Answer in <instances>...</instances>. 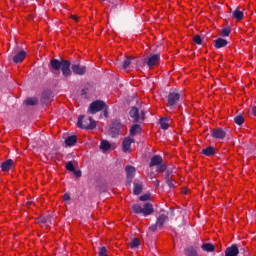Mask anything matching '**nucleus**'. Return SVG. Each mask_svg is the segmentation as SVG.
Returning <instances> with one entry per match:
<instances>
[{
    "label": "nucleus",
    "instance_id": "aec40b11",
    "mask_svg": "<svg viewBox=\"0 0 256 256\" xmlns=\"http://www.w3.org/2000/svg\"><path fill=\"white\" fill-rule=\"evenodd\" d=\"M75 143H77V136L76 135L68 136L65 139L66 147H73V145H75Z\"/></svg>",
    "mask_w": 256,
    "mask_h": 256
},
{
    "label": "nucleus",
    "instance_id": "f704fd0d",
    "mask_svg": "<svg viewBox=\"0 0 256 256\" xmlns=\"http://www.w3.org/2000/svg\"><path fill=\"white\" fill-rule=\"evenodd\" d=\"M151 200V194H144L139 197V201H150Z\"/></svg>",
    "mask_w": 256,
    "mask_h": 256
},
{
    "label": "nucleus",
    "instance_id": "58836bf2",
    "mask_svg": "<svg viewBox=\"0 0 256 256\" xmlns=\"http://www.w3.org/2000/svg\"><path fill=\"white\" fill-rule=\"evenodd\" d=\"M158 227H159V226L157 225V223L152 224V225L149 227V231H152V233H155V231H157Z\"/></svg>",
    "mask_w": 256,
    "mask_h": 256
},
{
    "label": "nucleus",
    "instance_id": "f257e3e1",
    "mask_svg": "<svg viewBox=\"0 0 256 256\" xmlns=\"http://www.w3.org/2000/svg\"><path fill=\"white\" fill-rule=\"evenodd\" d=\"M49 67L51 71H61L63 77H71L72 71H71V61L69 60H58L53 58L50 60Z\"/></svg>",
    "mask_w": 256,
    "mask_h": 256
},
{
    "label": "nucleus",
    "instance_id": "dca6fc26",
    "mask_svg": "<svg viewBox=\"0 0 256 256\" xmlns=\"http://www.w3.org/2000/svg\"><path fill=\"white\" fill-rule=\"evenodd\" d=\"M227 45H229V42L226 39L217 38L214 40L215 49H223V47H227Z\"/></svg>",
    "mask_w": 256,
    "mask_h": 256
},
{
    "label": "nucleus",
    "instance_id": "7c9ffc66",
    "mask_svg": "<svg viewBox=\"0 0 256 256\" xmlns=\"http://www.w3.org/2000/svg\"><path fill=\"white\" fill-rule=\"evenodd\" d=\"M163 171H167V164L162 162L157 166L156 173H163Z\"/></svg>",
    "mask_w": 256,
    "mask_h": 256
},
{
    "label": "nucleus",
    "instance_id": "c756f323",
    "mask_svg": "<svg viewBox=\"0 0 256 256\" xmlns=\"http://www.w3.org/2000/svg\"><path fill=\"white\" fill-rule=\"evenodd\" d=\"M221 37H229V35H231V28L226 27L223 28L220 32Z\"/></svg>",
    "mask_w": 256,
    "mask_h": 256
},
{
    "label": "nucleus",
    "instance_id": "de8ad7c7",
    "mask_svg": "<svg viewBox=\"0 0 256 256\" xmlns=\"http://www.w3.org/2000/svg\"><path fill=\"white\" fill-rule=\"evenodd\" d=\"M84 95H87V89L82 90Z\"/></svg>",
    "mask_w": 256,
    "mask_h": 256
},
{
    "label": "nucleus",
    "instance_id": "412c9836",
    "mask_svg": "<svg viewBox=\"0 0 256 256\" xmlns=\"http://www.w3.org/2000/svg\"><path fill=\"white\" fill-rule=\"evenodd\" d=\"M137 133H141V125L139 124H133L130 128V136L135 137Z\"/></svg>",
    "mask_w": 256,
    "mask_h": 256
},
{
    "label": "nucleus",
    "instance_id": "f3484780",
    "mask_svg": "<svg viewBox=\"0 0 256 256\" xmlns=\"http://www.w3.org/2000/svg\"><path fill=\"white\" fill-rule=\"evenodd\" d=\"M13 159H8L4 162L1 163L0 165V169L1 171L7 172V171H11L12 167H13Z\"/></svg>",
    "mask_w": 256,
    "mask_h": 256
},
{
    "label": "nucleus",
    "instance_id": "39448f33",
    "mask_svg": "<svg viewBox=\"0 0 256 256\" xmlns=\"http://www.w3.org/2000/svg\"><path fill=\"white\" fill-rule=\"evenodd\" d=\"M107 108V104L103 100H96L92 102L88 108V113L91 115H95V113H99V111H103V109Z\"/></svg>",
    "mask_w": 256,
    "mask_h": 256
},
{
    "label": "nucleus",
    "instance_id": "f03ea898",
    "mask_svg": "<svg viewBox=\"0 0 256 256\" xmlns=\"http://www.w3.org/2000/svg\"><path fill=\"white\" fill-rule=\"evenodd\" d=\"M132 211L136 215L142 214L144 217H149V215H153L155 209L153 208V204L147 202L143 205V207H141L140 204H133Z\"/></svg>",
    "mask_w": 256,
    "mask_h": 256
},
{
    "label": "nucleus",
    "instance_id": "2f4dec72",
    "mask_svg": "<svg viewBox=\"0 0 256 256\" xmlns=\"http://www.w3.org/2000/svg\"><path fill=\"white\" fill-rule=\"evenodd\" d=\"M25 103L27 105L34 106L37 105V103H39V100H37V98H28L25 100Z\"/></svg>",
    "mask_w": 256,
    "mask_h": 256
},
{
    "label": "nucleus",
    "instance_id": "6ab92c4d",
    "mask_svg": "<svg viewBox=\"0 0 256 256\" xmlns=\"http://www.w3.org/2000/svg\"><path fill=\"white\" fill-rule=\"evenodd\" d=\"M184 255L186 256H199V253L197 252V249L193 246H188L184 249Z\"/></svg>",
    "mask_w": 256,
    "mask_h": 256
},
{
    "label": "nucleus",
    "instance_id": "0eeeda50",
    "mask_svg": "<svg viewBox=\"0 0 256 256\" xmlns=\"http://www.w3.org/2000/svg\"><path fill=\"white\" fill-rule=\"evenodd\" d=\"M179 99H181V94H179L178 92H170L168 94V107H171V109H173V107H175L179 102Z\"/></svg>",
    "mask_w": 256,
    "mask_h": 256
},
{
    "label": "nucleus",
    "instance_id": "72a5a7b5",
    "mask_svg": "<svg viewBox=\"0 0 256 256\" xmlns=\"http://www.w3.org/2000/svg\"><path fill=\"white\" fill-rule=\"evenodd\" d=\"M98 255L99 256H107V248L105 246L100 247Z\"/></svg>",
    "mask_w": 256,
    "mask_h": 256
},
{
    "label": "nucleus",
    "instance_id": "f8f14e48",
    "mask_svg": "<svg viewBox=\"0 0 256 256\" xmlns=\"http://www.w3.org/2000/svg\"><path fill=\"white\" fill-rule=\"evenodd\" d=\"M71 69L75 75H85V73H87V67L79 64H73Z\"/></svg>",
    "mask_w": 256,
    "mask_h": 256
},
{
    "label": "nucleus",
    "instance_id": "a878e982",
    "mask_svg": "<svg viewBox=\"0 0 256 256\" xmlns=\"http://www.w3.org/2000/svg\"><path fill=\"white\" fill-rule=\"evenodd\" d=\"M100 149H102V151H109V149H111V144L107 140H102L100 143Z\"/></svg>",
    "mask_w": 256,
    "mask_h": 256
},
{
    "label": "nucleus",
    "instance_id": "c85d7f7f",
    "mask_svg": "<svg viewBox=\"0 0 256 256\" xmlns=\"http://www.w3.org/2000/svg\"><path fill=\"white\" fill-rule=\"evenodd\" d=\"M234 123H236V125H243V123H245V118L243 115L239 114L234 118Z\"/></svg>",
    "mask_w": 256,
    "mask_h": 256
},
{
    "label": "nucleus",
    "instance_id": "20e7f679",
    "mask_svg": "<svg viewBox=\"0 0 256 256\" xmlns=\"http://www.w3.org/2000/svg\"><path fill=\"white\" fill-rule=\"evenodd\" d=\"M129 117L132 123H143L145 121V110H141L139 113V108L133 106L129 111Z\"/></svg>",
    "mask_w": 256,
    "mask_h": 256
},
{
    "label": "nucleus",
    "instance_id": "9d476101",
    "mask_svg": "<svg viewBox=\"0 0 256 256\" xmlns=\"http://www.w3.org/2000/svg\"><path fill=\"white\" fill-rule=\"evenodd\" d=\"M132 143H135V139L129 138V137L124 138V140L122 142V151H123V153H127V152L131 151V144Z\"/></svg>",
    "mask_w": 256,
    "mask_h": 256
},
{
    "label": "nucleus",
    "instance_id": "5701e85b",
    "mask_svg": "<svg viewBox=\"0 0 256 256\" xmlns=\"http://www.w3.org/2000/svg\"><path fill=\"white\" fill-rule=\"evenodd\" d=\"M232 17L234 19H236L237 21H241V19H243L244 17V14H243V11L239 10V9H235L233 12H232Z\"/></svg>",
    "mask_w": 256,
    "mask_h": 256
},
{
    "label": "nucleus",
    "instance_id": "8fccbe9b",
    "mask_svg": "<svg viewBox=\"0 0 256 256\" xmlns=\"http://www.w3.org/2000/svg\"><path fill=\"white\" fill-rule=\"evenodd\" d=\"M102 1H107V0H102Z\"/></svg>",
    "mask_w": 256,
    "mask_h": 256
},
{
    "label": "nucleus",
    "instance_id": "4be33fe9",
    "mask_svg": "<svg viewBox=\"0 0 256 256\" xmlns=\"http://www.w3.org/2000/svg\"><path fill=\"white\" fill-rule=\"evenodd\" d=\"M201 249H203V251H206V253H213V251H215V245H213L212 243H203Z\"/></svg>",
    "mask_w": 256,
    "mask_h": 256
},
{
    "label": "nucleus",
    "instance_id": "a18cd8bd",
    "mask_svg": "<svg viewBox=\"0 0 256 256\" xmlns=\"http://www.w3.org/2000/svg\"><path fill=\"white\" fill-rule=\"evenodd\" d=\"M154 185H155V187H159V185H160L159 180H155V181H154Z\"/></svg>",
    "mask_w": 256,
    "mask_h": 256
},
{
    "label": "nucleus",
    "instance_id": "09e8293b",
    "mask_svg": "<svg viewBox=\"0 0 256 256\" xmlns=\"http://www.w3.org/2000/svg\"><path fill=\"white\" fill-rule=\"evenodd\" d=\"M72 19L76 20L77 21V18L75 16H72Z\"/></svg>",
    "mask_w": 256,
    "mask_h": 256
},
{
    "label": "nucleus",
    "instance_id": "49530a36",
    "mask_svg": "<svg viewBox=\"0 0 256 256\" xmlns=\"http://www.w3.org/2000/svg\"><path fill=\"white\" fill-rule=\"evenodd\" d=\"M252 113H253V115H255V117H256V108H253V109H252Z\"/></svg>",
    "mask_w": 256,
    "mask_h": 256
},
{
    "label": "nucleus",
    "instance_id": "473e14b6",
    "mask_svg": "<svg viewBox=\"0 0 256 256\" xmlns=\"http://www.w3.org/2000/svg\"><path fill=\"white\" fill-rule=\"evenodd\" d=\"M131 65V57H126L125 60L123 61L122 67L123 69H127Z\"/></svg>",
    "mask_w": 256,
    "mask_h": 256
},
{
    "label": "nucleus",
    "instance_id": "cd10ccee",
    "mask_svg": "<svg viewBox=\"0 0 256 256\" xmlns=\"http://www.w3.org/2000/svg\"><path fill=\"white\" fill-rule=\"evenodd\" d=\"M142 192H143V185L142 184H135L134 185V190H133L134 195H141Z\"/></svg>",
    "mask_w": 256,
    "mask_h": 256
},
{
    "label": "nucleus",
    "instance_id": "4468645a",
    "mask_svg": "<svg viewBox=\"0 0 256 256\" xmlns=\"http://www.w3.org/2000/svg\"><path fill=\"white\" fill-rule=\"evenodd\" d=\"M26 57L27 52H25V50H20L13 56L12 59L15 63H23Z\"/></svg>",
    "mask_w": 256,
    "mask_h": 256
},
{
    "label": "nucleus",
    "instance_id": "79ce46f5",
    "mask_svg": "<svg viewBox=\"0 0 256 256\" xmlns=\"http://www.w3.org/2000/svg\"><path fill=\"white\" fill-rule=\"evenodd\" d=\"M63 199L64 201H69V199H71V196L68 193H66L64 194Z\"/></svg>",
    "mask_w": 256,
    "mask_h": 256
},
{
    "label": "nucleus",
    "instance_id": "b1692460",
    "mask_svg": "<svg viewBox=\"0 0 256 256\" xmlns=\"http://www.w3.org/2000/svg\"><path fill=\"white\" fill-rule=\"evenodd\" d=\"M203 155H206V157H211V155H215V148L213 146H209L208 148H205L202 150Z\"/></svg>",
    "mask_w": 256,
    "mask_h": 256
},
{
    "label": "nucleus",
    "instance_id": "9b49d317",
    "mask_svg": "<svg viewBox=\"0 0 256 256\" xmlns=\"http://www.w3.org/2000/svg\"><path fill=\"white\" fill-rule=\"evenodd\" d=\"M239 255V246L237 244H232L225 250V256H237Z\"/></svg>",
    "mask_w": 256,
    "mask_h": 256
},
{
    "label": "nucleus",
    "instance_id": "2eb2a0df",
    "mask_svg": "<svg viewBox=\"0 0 256 256\" xmlns=\"http://www.w3.org/2000/svg\"><path fill=\"white\" fill-rule=\"evenodd\" d=\"M161 163H163V157H161V155H154L150 160L149 167H157L161 165Z\"/></svg>",
    "mask_w": 256,
    "mask_h": 256
},
{
    "label": "nucleus",
    "instance_id": "1a4fd4ad",
    "mask_svg": "<svg viewBox=\"0 0 256 256\" xmlns=\"http://www.w3.org/2000/svg\"><path fill=\"white\" fill-rule=\"evenodd\" d=\"M125 171H126L128 185H131L133 178L135 177V173H136L137 169H135V167H133L131 165H127L125 167Z\"/></svg>",
    "mask_w": 256,
    "mask_h": 256
},
{
    "label": "nucleus",
    "instance_id": "a19ab883",
    "mask_svg": "<svg viewBox=\"0 0 256 256\" xmlns=\"http://www.w3.org/2000/svg\"><path fill=\"white\" fill-rule=\"evenodd\" d=\"M164 177H165V181L171 179V170H167V172L165 173Z\"/></svg>",
    "mask_w": 256,
    "mask_h": 256
},
{
    "label": "nucleus",
    "instance_id": "c03bdc74",
    "mask_svg": "<svg viewBox=\"0 0 256 256\" xmlns=\"http://www.w3.org/2000/svg\"><path fill=\"white\" fill-rule=\"evenodd\" d=\"M41 223H44V224H45V223H49V220H48L47 218H42V219H41Z\"/></svg>",
    "mask_w": 256,
    "mask_h": 256
},
{
    "label": "nucleus",
    "instance_id": "393cba45",
    "mask_svg": "<svg viewBox=\"0 0 256 256\" xmlns=\"http://www.w3.org/2000/svg\"><path fill=\"white\" fill-rule=\"evenodd\" d=\"M161 129H164L165 131L169 129V120L167 118H161L159 120Z\"/></svg>",
    "mask_w": 256,
    "mask_h": 256
},
{
    "label": "nucleus",
    "instance_id": "ddd939ff",
    "mask_svg": "<svg viewBox=\"0 0 256 256\" xmlns=\"http://www.w3.org/2000/svg\"><path fill=\"white\" fill-rule=\"evenodd\" d=\"M123 127V124H121V120H114L110 127V132L114 133V135L119 134V131H121Z\"/></svg>",
    "mask_w": 256,
    "mask_h": 256
},
{
    "label": "nucleus",
    "instance_id": "6e6552de",
    "mask_svg": "<svg viewBox=\"0 0 256 256\" xmlns=\"http://www.w3.org/2000/svg\"><path fill=\"white\" fill-rule=\"evenodd\" d=\"M211 136L213 137V139H224L225 137H227V132H225V130H223V128H214L211 130Z\"/></svg>",
    "mask_w": 256,
    "mask_h": 256
},
{
    "label": "nucleus",
    "instance_id": "a211bd4d",
    "mask_svg": "<svg viewBox=\"0 0 256 256\" xmlns=\"http://www.w3.org/2000/svg\"><path fill=\"white\" fill-rule=\"evenodd\" d=\"M168 219H169V216H167V214H161L157 218L156 224L159 227V229L163 228V225H165V223L167 222Z\"/></svg>",
    "mask_w": 256,
    "mask_h": 256
},
{
    "label": "nucleus",
    "instance_id": "423d86ee",
    "mask_svg": "<svg viewBox=\"0 0 256 256\" xmlns=\"http://www.w3.org/2000/svg\"><path fill=\"white\" fill-rule=\"evenodd\" d=\"M161 61V54H151L149 57L145 58V63L148 65V67L151 69L152 67H155L157 63Z\"/></svg>",
    "mask_w": 256,
    "mask_h": 256
},
{
    "label": "nucleus",
    "instance_id": "4c0bfd02",
    "mask_svg": "<svg viewBox=\"0 0 256 256\" xmlns=\"http://www.w3.org/2000/svg\"><path fill=\"white\" fill-rule=\"evenodd\" d=\"M166 185H168L169 189H175V184L173 183V179L166 180Z\"/></svg>",
    "mask_w": 256,
    "mask_h": 256
},
{
    "label": "nucleus",
    "instance_id": "7ed1b4c3",
    "mask_svg": "<svg viewBox=\"0 0 256 256\" xmlns=\"http://www.w3.org/2000/svg\"><path fill=\"white\" fill-rule=\"evenodd\" d=\"M77 127L79 129H86V130L90 131V130L95 129V127H97V122H95V120H93V117L85 118V116L80 115L78 117Z\"/></svg>",
    "mask_w": 256,
    "mask_h": 256
},
{
    "label": "nucleus",
    "instance_id": "37998d69",
    "mask_svg": "<svg viewBox=\"0 0 256 256\" xmlns=\"http://www.w3.org/2000/svg\"><path fill=\"white\" fill-rule=\"evenodd\" d=\"M108 107L106 106V108L103 109V113H104V117H109V112L107 111Z\"/></svg>",
    "mask_w": 256,
    "mask_h": 256
},
{
    "label": "nucleus",
    "instance_id": "bb28decb",
    "mask_svg": "<svg viewBox=\"0 0 256 256\" xmlns=\"http://www.w3.org/2000/svg\"><path fill=\"white\" fill-rule=\"evenodd\" d=\"M129 245H130L131 249H137V247H139V245H141V241L139 240V238H134L131 240Z\"/></svg>",
    "mask_w": 256,
    "mask_h": 256
},
{
    "label": "nucleus",
    "instance_id": "e433bc0d",
    "mask_svg": "<svg viewBox=\"0 0 256 256\" xmlns=\"http://www.w3.org/2000/svg\"><path fill=\"white\" fill-rule=\"evenodd\" d=\"M193 40L196 43V45H201V43H203V40L201 39V36H199V35L194 36Z\"/></svg>",
    "mask_w": 256,
    "mask_h": 256
},
{
    "label": "nucleus",
    "instance_id": "c9c22d12",
    "mask_svg": "<svg viewBox=\"0 0 256 256\" xmlns=\"http://www.w3.org/2000/svg\"><path fill=\"white\" fill-rule=\"evenodd\" d=\"M66 169L67 171H75V166L73 165V162L69 161L67 164H66Z\"/></svg>",
    "mask_w": 256,
    "mask_h": 256
},
{
    "label": "nucleus",
    "instance_id": "ea45409f",
    "mask_svg": "<svg viewBox=\"0 0 256 256\" xmlns=\"http://www.w3.org/2000/svg\"><path fill=\"white\" fill-rule=\"evenodd\" d=\"M72 173H74L75 177H77V179H79L81 177V175H83V173L81 172V170H75L72 171Z\"/></svg>",
    "mask_w": 256,
    "mask_h": 256
}]
</instances>
